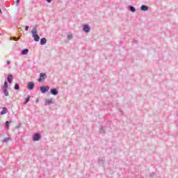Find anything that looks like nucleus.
Returning a JSON list of instances; mask_svg holds the SVG:
<instances>
[{
	"instance_id": "6",
	"label": "nucleus",
	"mask_w": 178,
	"mask_h": 178,
	"mask_svg": "<svg viewBox=\"0 0 178 178\" xmlns=\"http://www.w3.org/2000/svg\"><path fill=\"white\" fill-rule=\"evenodd\" d=\"M41 140V134L35 133L33 137V141H40Z\"/></svg>"
},
{
	"instance_id": "4",
	"label": "nucleus",
	"mask_w": 178,
	"mask_h": 178,
	"mask_svg": "<svg viewBox=\"0 0 178 178\" xmlns=\"http://www.w3.org/2000/svg\"><path fill=\"white\" fill-rule=\"evenodd\" d=\"M40 92H42V94H45L47 92H48V91H49V86H41L40 88Z\"/></svg>"
},
{
	"instance_id": "11",
	"label": "nucleus",
	"mask_w": 178,
	"mask_h": 178,
	"mask_svg": "<svg viewBox=\"0 0 178 178\" xmlns=\"http://www.w3.org/2000/svg\"><path fill=\"white\" fill-rule=\"evenodd\" d=\"M6 113H8V108L3 107L2 111L0 113V115H6Z\"/></svg>"
},
{
	"instance_id": "10",
	"label": "nucleus",
	"mask_w": 178,
	"mask_h": 178,
	"mask_svg": "<svg viewBox=\"0 0 178 178\" xmlns=\"http://www.w3.org/2000/svg\"><path fill=\"white\" fill-rule=\"evenodd\" d=\"M148 9H149V7L146 5H142L140 6V10H142L143 12H147Z\"/></svg>"
},
{
	"instance_id": "25",
	"label": "nucleus",
	"mask_w": 178,
	"mask_h": 178,
	"mask_svg": "<svg viewBox=\"0 0 178 178\" xmlns=\"http://www.w3.org/2000/svg\"><path fill=\"white\" fill-rule=\"evenodd\" d=\"M149 176H150V177H155V173L151 172Z\"/></svg>"
},
{
	"instance_id": "8",
	"label": "nucleus",
	"mask_w": 178,
	"mask_h": 178,
	"mask_svg": "<svg viewBox=\"0 0 178 178\" xmlns=\"http://www.w3.org/2000/svg\"><path fill=\"white\" fill-rule=\"evenodd\" d=\"M50 94H51V95H58V94H59V90L56 88H51L50 89Z\"/></svg>"
},
{
	"instance_id": "2",
	"label": "nucleus",
	"mask_w": 178,
	"mask_h": 178,
	"mask_svg": "<svg viewBox=\"0 0 178 178\" xmlns=\"http://www.w3.org/2000/svg\"><path fill=\"white\" fill-rule=\"evenodd\" d=\"M9 85L8 84V81H5L3 86H2L1 90L3 92L5 97H9V92H8V88Z\"/></svg>"
},
{
	"instance_id": "13",
	"label": "nucleus",
	"mask_w": 178,
	"mask_h": 178,
	"mask_svg": "<svg viewBox=\"0 0 178 178\" xmlns=\"http://www.w3.org/2000/svg\"><path fill=\"white\" fill-rule=\"evenodd\" d=\"M128 9L129 10H130V12H132V13H134L136 12V8L133 6H129Z\"/></svg>"
},
{
	"instance_id": "24",
	"label": "nucleus",
	"mask_w": 178,
	"mask_h": 178,
	"mask_svg": "<svg viewBox=\"0 0 178 178\" xmlns=\"http://www.w3.org/2000/svg\"><path fill=\"white\" fill-rule=\"evenodd\" d=\"M20 3V0H16L15 6H17Z\"/></svg>"
},
{
	"instance_id": "26",
	"label": "nucleus",
	"mask_w": 178,
	"mask_h": 178,
	"mask_svg": "<svg viewBox=\"0 0 178 178\" xmlns=\"http://www.w3.org/2000/svg\"><path fill=\"white\" fill-rule=\"evenodd\" d=\"M29 29H30V26H25V31H29Z\"/></svg>"
},
{
	"instance_id": "9",
	"label": "nucleus",
	"mask_w": 178,
	"mask_h": 178,
	"mask_svg": "<svg viewBox=\"0 0 178 178\" xmlns=\"http://www.w3.org/2000/svg\"><path fill=\"white\" fill-rule=\"evenodd\" d=\"M7 81L10 84H12V83L13 82V75L8 74V76H7Z\"/></svg>"
},
{
	"instance_id": "30",
	"label": "nucleus",
	"mask_w": 178,
	"mask_h": 178,
	"mask_svg": "<svg viewBox=\"0 0 178 178\" xmlns=\"http://www.w3.org/2000/svg\"><path fill=\"white\" fill-rule=\"evenodd\" d=\"M0 13H2V10H1V8H0Z\"/></svg>"
},
{
	"instance_id": "21",
	"label": "nucleus",
	"mask_w": 178,
	"mask_h": 178,
	"mask_svg": "<svg viewBox=\"0 0 178 178\" xmlns=\"http://www.w3.org/2000/svg\"><path fill=\"white\" fill-rule=\"evenodd\" d=\"M99 130L100 133H105V129H104V127H101Z\"/></svg>"
},
{
	"instance_id": "19",
	"label": "nucleus",
	"mask_w": 178,
	"mask_h": 178,
	"mask_svg": "<svg viewBox=\"0 0 178 178\" xmlns=\"http://www.w3.org/2000/svg\"><path fill=\"white\" fill-rule=\"evenodd\" d=\"M12 123V121H6L5 123L6 129H9V125Z\"/></svg>"
},
{
	"instance_id": "18",
	"label": "nucleus",
	"mask_w": 178,
	"mask_h": 178,
	"mask_svg": "<svg viewBox=\"0 0 178 178\" xmlns=\"http://www.w3.org/2000/svg\"><path fill=\"white\" fill-rule=\"evenodd\" d=\"M14 90H20V85H19V83H15L14 86Z\"/></svg>"
},
{
	"instance_id": "12",
	"label": "nucleus",
	"mask_w": 178,
	"mask_h": 178,
	"mask_svg": "<svg viewBox=\"0 0 178 178\" xmlns=\"http://www.w3.org/2000/svg\"><path fill=\"white\" fill-rule=\"evenodd\" d=\"M40 44V45H45V44H47V38H41Z\"/></svg>"
},
{
	"instance_id": "5",
	"label": "nucleus",
	"mask_w": 178,
	"mask_h": 178,
	"mask_svg": "<svg viewBox=\"0 0 178 178\" xmlns=\"http://www.w3.org/2000/svg\"><path fill=\"white\" fill-rule=\"evenodd\" d=\"M34 87H35V83L33 81L28 82V84H27L28 90L33 91V90H34Z\"/></svg>"
},
{
	"instance_id": "17",
	"label": "nucleus",
	"mask_w": 178,
	"mask_h": 178,
	"mask_svg": "<svg viewBox=\"0 0 178 178\" xmlns=\"http://www.w3.org/2000/svg\"><path fill=\"white\" fill-rule=\"evenodd\" d=\"M30 96H28L26 99L25 101L24 102V105H27V104H29V102H30Z\"/></svg>"
},
{
	"instance_id": "16",
	"label": "nucleus",
	"mask_w": 178,
	"mask_h": 178,
	"mask_svg": "<svg viewBox=\"0 0 178 178\" xmlns=\"http://www.w3.org/2000/svg\"><path fill=\"white\" fill-rule=\"evenodd\" d=\"M98 163H99V166H102L104 165V163H105V160H104L102 159H99Z\"/></svg>"
},
{
	"instance_id": "20",
	"label": "nucleus",
	"mask_w": 178,
	"mask_h": 178,
	"mask_svg": "<svg viewBox=\"0 0 178 178\" xmlns=\"http://www.w3.org/2000/svg\"><path fill=\"white\" fill-rule=\"evenodd\" d=\"M67 40H73V34H72L71 33H69L67 35Z\"/></svg>"
},
{
	"instance_id": "31",
	"label": "nucleus",
	"mask_w": 178,
	"mask_h": 178,
	"mask_svg": "<svg viewBox=\"0 0 178 178\" xmlns=\"http://www.w3.org/2000/svg\"><path fill=\"white\" fill-rule=\"evenodd\" d=\"M119 112H122V109H119Z\"/></svg>"
},
{
	"instance_id": "32",
	"label": "nucleus",
	"mask_w": 178,
	"mask_h": 178,
	"mask_svg": "<svg viewBox=\"0 0 178 178\" xmlns=\"http://www.w3.org/2000/svg\"><path fill=\"white\" fill-rule=\"evenodd\" d=\"M0 35H1V33H0Z\"/></svg>"
},
{
	"instance_id": "29",
	"label": "nucleus",
	"mask_w": 178,
	"mask_h": 178,
	"mask_svg": "<svg viewBox=\"0 0 178 178\" xmlns=\"http://www.w3.org/2000/svg\"><path fill=\"white\" fill-rule=\"evenodd\" d=\"M40 100L38 99H36V102H38Z\"/></svg>"
},
{
	"instance_id": "28",
	"label": "nucleus",
	"mask_w": 178,
	"mask_h": 178,
	"mask_svg": "<svg viewBox=\"0 0 178 178\" xmlns=\"http://www.w3.org/2000/svg\"><path fill=\"white\" fill-rule=\"evenodd\" d=\"M7 65H10V60H7Z\"/></svg>"
},
{
	"instance_id": "3",
	"label": "nucleus",
	"mask_w": 178,
	"mask_h": 178,
	"mask_svg": "<svg viewBox=\"0 0 178 178\" xmlns=\"http://www.w3.org/2000/svg\"><path fill=\"white\" fill-rule=\"evenodd\" d=\"M47 76L45 73H40L38 79L39 83H42V81H45V79H47Z\"/></svg>"
},
{
	"instance_id": "22",
	"label": "nucleus",
	"mask_w": 178,
	"mask_h": 178,
	"mask_svg": "<svg viewBox=\"0 0 178 178\" xmlns=\"http://www.w3.org/2000/svg\"><path fill=\"white\" fill-rule=\"evenodd\" d=\"M9 140H10V138H4L3 139V143H8V141H9Z\"/></svg>"
},
{
	"instance_id": "23",
	"label": "nucleus",
	"mask_w": 178,
	"mask_h": 178,
	"mask_svg": "<svg viewBox=\"0 0 178 178\" xmlns=\"http://www.w3.org/2000/svg\"><path fill=\"white\" fill-rule=\"evenodd\" d=\"M11 40H13V41H19V38L13 37V38H11Z\"/></svg>"
},
{
	"instance_id": "14",
	"label": "nucleus",
	"mask_w": 178,
	"mask_h": 178,
	"mask_svg": "<svg viewBox=\"0 0 178 178\" xmlns=\"http://www.w3.org/2000/svg\"><path fill=\"white\" fill-rule=\"evenodd\" d=\"M22 55H27L29 54V49H24L21 51Z\"/></svg>"
},
{
	"instance_id": "15",
	"label": "nucleus",
	"mask_w": 178,
	"mask_h": 178,
	"mask_svg": "<svg viewBox=\"0 0 178 178\" xmlns=\"http://www.w3.org/2000/svg\"><path fill=\"white\" fill-rule=\"evenodd\" d=\"M51 104H53V99H46L45 105H51Z\"/></svg>"
},
{
	"instance_id": "1",
	"label": "nucleus",
	"mask_w": 178,
	"mask_h": 178,
	"mask_svg": "<svg viewBox=\"0 0 178 178\" xmlns=\"http://www.w3.org/2000/svg\"><path fill=\"white\" fill-rule=\"evenodd\" d=\"M32 37L36 42L40 41V35H38V31L37 30V26H34L31 31Z\"/></svg>"
},
{
	"instance_id": "7",
	"label": "nucleus",
	"mask_w": 178,
	"mask_h": 178,
	"mask_svg": "<svg viewBox=\"0 0 178 178\" xmlns=\"http://www.w3.org/2000/svg\"><path fill=\"white\" fill-rule=\"evenodd\" d=\"M83 30L85 33H90V30H91V28H90V26L88 24H84L83 26Z\"/></svg>"
},
{
	"instance_id": "27",
	"label": "nucleus",
	"mask_w": 178,
	"mask_h": 178,
	"mask_svg": "<svg viewBox=\"0 0 178 178\" xmlns=\"http://www.w3.org/2000/svg\"><path fill=\"white\" fill-rule=\"evenodd\" d=\"M47 2H48V3H51V2H52V0H46Z\"/></svg>"
}]
</instances>
